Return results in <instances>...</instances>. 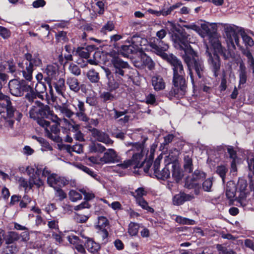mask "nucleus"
Masks as SVG:
<instances>
[{
  "label": "nucleus",
  "instance_id": "obj_3",
  "mask_svg": "<svg viewBox=\"0 0 254 254\" xmlns=\"http://www.w3.org/2000/svg\"><path fill=\"white\" fill-rule=\"evenodd\" d=\"M28 88L30 89V92L26 94L25 98L32 104L31 108L29 111L30 117L37 120V123L38 119H44L40 118V117L48 118L52 121H58V117L50 110L49 106L44 105L37 100V96L39 98L42 97L39 93L43 92L45 90L44 85L40 82L37 83L35 87V91L30 86H28Z\"/></svg>",
  "mask_w": 254,
  "mask_h": 254
},
{
  "label": "nucleus",
  "instance_id": "obj_39",
  "mask_svg": "<svg viewBox=\"0 0 254 254\" xmlns=\"http://www.w3.org/2000/svg\"><path fill=\"white\" fill-rule=\"evenodd\" d=\"M138 229L139 225L138 224L130 222L128 225V232L130 236H135L138 233Z\"/></svg>",
  "mask_w": 254,
  "mask_h": 254
},
{
  "label": "nucleus",
  "instance_id": "obj_46",
  "mask_svg": "<svg viewBox=\"0 0 254 254\" xmlns=\"http://www.w3.org/2000/svg\"><path fill=\"white\" fill-rule=\"evenodd\" d=\"M67 149L69 152L73 151L77 153H80L83 152V147L80 144H76L72 146L68 145L67 146Z\"/></svg>",
  "mask_w": 254,
  "mask_h": 254
},
{
  "label": "nucleus",
  "instance_id": "obj_28",
  "mask_svg": "<svg viewBox=\"0 0 254 254\" xmlns=\"http://www.w3.org/2000/svg\"><path fill=\"white\" fill-rule=\"evenodd\" d=\"M205 177L206 174L204 172L199 170H195L192 175V187L197 185V183L196 182L205 178Z\"/></svg>",
  "mask_w": 254,
  "mask_h": 254
},
{
  "label": "nucleus",
  "instance_id": "obj_18",
  "mask_svg": "<svg viewBox=\"0 0 254 254\" xmlns=\"http://www.w3.org/2000/svg\"><path fill=\"white\" fill-rule=\"evenodd\" d=\"M166 34L167 32L164 29L160 30V31H158L156 33V36L158 38V39L154 38L153 39V41H151L149 43L150 47L152 48L153 52L156 54H157L155 52V50L151 46V44L154 43L159 48H161L163 46L164 44H166L167 46H168L167 44L164 43L162 41H161V39H162L166 36ZM168 47H169V46Z\"/></svg>",
  "mask_w": 254,
  "mask_h": 254
},
{
  "label": "nucleus",
  "instance_id": "obj_47",
  "mask_svg": "<svg viewBox=\"0 0 254 254\" xmlns=\"http://www.w3.org/2000/svg\"><path fill=\"white\" fill-rule=\"evenodd\" d=\"M157 175L159 178L162 180H165L170 177V172L169 169L166 167L160 172L158 173Z\"/></svg>",
  "mask_w": 254,
  "mask_h": 254
},
{
  "label": "nucleus",
  "instance_id": "obj_54",
  "mask_svg": "<svg viewBox=\"0 0 254 254\" xmlns=\"http://www.w3.org/2000/svg\"><path fill=\"white\" fill-rule=\"evenodd\" d=\"M114 24L112 21H108L102 28L101 31L106 33L108 31H111L114 29Z\"/></svg>",
  "mask_w": 254,
  "mask_h": 254
},
{
  "label": "nucleus",
  "instance_id": "obj_4",
  "mask_svg": "<svg viewBox=\"0 0 254 254\" xmlns=\"http://www.w3.org/2000/svg\"><path fill=\"white\" fill-rule=\"evenodd\" d=\"M126 145L130 147L127 153L132 155L130 159L125 160L123 163L117 165V167L125 169L131 166L134 168H140L145 161L148 159V150L144 147V144L140 142H127Z\"/></svg>",
  "mask_w": 254,
  "mask_h": 254
},
{
  "label": "nucleus",
  "instance_id": "obj_19",
  "mask_svg": "<svg viewBox=\"0 0 254 254\" xmlns=\"http://www.w3.org/2000/svg\"><path fill=\"white\" fill-rule=\"evenodd\" d=\"M66 83L68 85L70 89L74 92H78L81 87L82 91L84 92L83 86L81 85L80 87L79 82L77 78L74 77H68L66 79Z\"/></svg>",
  "mask_w": 254,
  "mask_h": 254
},
{
  "label": "nucleus",
  "instance_id": "obj_36",
  "mask_svg": "<svg viewBox=\"0 0 254 254\" xmlns=\"http://www.w3.org/2000/svg\"><path fill=\"white\" fill-rule=\"evenodd\" d=\"M92 49V47L88 46L86 48H78L77 50L79 56L82 58L87 59L89 58L90 55V50Z\"/></svg>",
  "mask_w": 254,
  "mask_h": 254
},
{
  "label": "nucleus",
  "instance_id": "obj_38",
  "mask_svg": "<svg viewBox=\"0 0 254 254\" xmlns=\"http://www.w3.org/2000/svg\"><path fill=\"white\" fill-rule=\"evenodd\" d=\"M192 160L189 155H186L184 157V168L186 171L190 173L192 171Z\"/></svg>",
  "mask_w": 254,
  "mask_h": 254
},
{
  "label": "nucleus",
  "instance_id": "obj_64",
  "mask_svg": "<svg viewBox=\"0 0 254 254\" xmlns=\"http://www.w3.org/2000/svg\"><path fill=\"white\" fill-rule=\"evenodd\" d=\"M101 97L103 99L104 101H107L112 100L114 98V95L109 92H105L101 94Z\"/></svg>",
  "mask_w": 254,
  "mask_h": 254
},
{
  "label": "nucleus",
  "instance_id": "obj_8",
  "mask_svg": "<svg viewBox=\"0 0 254 254\" xmlns=\"http://www.w3.org/2000/svg\"><path fill=\"white\" fill-rule=\"evenodd\" d=\"M25 57L28 63H25L26 66L25 69L22 70V74L26 80L30 81L32 78L33 67L41 66L42 61L38 54H34L32 56L30 54H26Z\"/></svg>",
  "mask_w": 254,
  "mask_h": 254
},
{
  "label": "nucleus",
  "instance_id": "obj_52",
  "mask_svg": "<svg viewBox=\"0 0 254 254\" xmlns=\"http://www.w3.org/2000/svg\"><path fill=\"white\" fill-rule=\"evenodd\" d=\"M68 69L70 72L75 75L78 76L80 74V69L76 64H70Z\"/></svg>",
  "mask_w": 254,
  "mask_h": 254
},
{
  "label": "nucleus",
  "instance_id": "obj_59",
  "mask_svg": "<svg viewBox=\"0 0 254 254\" xmlns=\"http://www.w3.org/2000/svg\"><path fill=\"white\" fill-rule=\"evenodd\" d=\"M79 191L84 195V199L86 201L90 200L95 197V195L93 193L87 192L84 189H81Z\"/></svg>",
  "mask_w": 254,
  "mask_h": 254
},
{
  "label": "nucleus",
  "instance_id": "obj_22",
  "mask_svg": "<svg viewBox=\"0 0 254 254\" xmlns=\"http://www.w3.org/2000/svg\"><path fill=\"white\" fill-rule=\"evenodd\" d=\"M191 195L186 194L184 193H180L175 195L173 198V203L174 205H180L184 202L190 200L192 198Z\"/></svg>",
  "mask_w": 254,
  "mask_h": 254
},
{
  "label": "nucleus",
  "instance_id": "obj_20",
  "mask_svg": "<svg viewBox=\"0 0 254 254\" xmlns=\"http://www.w3.org/2000/svg\"><path fill=\"white\" fill-rule=\"evenodd\" d=\"M152 85L155 91L163 90L165 88V82L163 78L158 75L154 76L152 78Z\"/></svg>",
  "mask_w": 254,
  "mask_h": 254
},
{
  "label": "nucleus",
  "instance_id": "obj_7",
  "mask_svg": "<svg viewBox=\"0 0 254 254\" xmlns=\"http://www.w3.org/2000/svg\"><path fill=\"white\" fill-rule=\"evenodd\" d=\"M59 120L57 121H52L54 124L51 125L49 121L45 119H38V124L41 127L45 128L46 135L49 138L59 142L60 141L61 138L58 135V133L60 132L58 126L61 124H63V121H62V119H60L58 117Z\"/></svg>",
  "mask_w": 254,
  "mask_h": 254
},
{
  "label": "nucleus",
  "instance_id": "obj_33",
  "mask_svg": "<svg viewBox=\"0 0 254 254\" xmlns=\"http://www.w3.org/2000/svg\"><path fill=\"white\" fill-rule=\"evenodd\" d=\"M224 29L228 39L231 38L236 33L235 28L230 24H224Z\"/></svg>",
  "mask_w": 254,
  "mask_h": 254
},
{
  "label": "nucleus",
  "instance_id": "obj_37",
  "mask_svg": "<svg viewBox=\"0 0 254 254\" xmlns=\"http://www.w3.org/2000/svg\"><path fill=\"white\" fill-rule=\"evenodd\" d=\"M89 150L91 152H103L106 148L100 143H92L89 146Z\"/></svg>",
  "mask_w": 254,
  "mask_h": 254
},
{
  "label": "nucleus",
  "instance_id": "obj_35",
  "mask_svg": "<svg viewBox=\"0 0 254 254\" xmlns=\"http://www.w3.org/2000/svg\"><path fill=\"white\" fill-rule=\"evenodd\" d=\"M241 35L243 41L247 47H251L254 45V42L253 39L248 35L244 31L241 33Z\"/></svg>",
  "mask_w": 254,
  "mask_h": 254
},
{
  "label": "nucleus",
  "instance_id": "obj_24",
  "mask_svg": "<svg viewBox=\"0 0 254 254\" xmlns=\"http://www.w3.org/2000/svg\"><path fill=\"white\" fill-rule=\"evenodd\" d=\"M236 187L232 181L227 183L226 189V195L229 199H233L236 195Z\"/></svg>",
  "mask_w": 254,
  "mask_h": 254
},
{
  "label": "nucleus",
  "instance_id": "obj_62",
  "mask_svg": "<svg viewBox=\"0 0 254 254\" xmlns=\"http://www.w3.org/2000/svg\"><path fill=\"white\" fill-rule=\"evenodd\" d=\"M113 112L114 113L113 118L115 119L120 118L127 113V110H125L124 111H118L115 109L113 110Z\"/></svg>",
  "mask_w": 254,
  "mask_h": 254
},
{
  "label": "nucleus",
  "instance_id": "obj_31",
  "mask_svg": "<svg viewBox=\"0 0 254 254\" xmlns=\"http://www.w3.org/2000/svg\"><path fill=\"white\" fill-rule=\"evenodd\" d=\"M80 191L74 190H71L68 193L69 199L72 202H76L82 199V195L80 193Z\"/></svg>",
  "mask_w": 254,
  "mask_h": 254
},
{
  "label": "nucleus",
  "instance_id": "obj_29",
  "mask_svg": "<svg viewBox=\"0 0 254 254\" xmlns=\"http://www.w3.org/2000/svg\"><path fill=\"white\" fill-rule=\"evenodd\" d=\"M20 239V236L16 232H9L5 237L6 244H10Z\"/></svg>",
  "mask_w": 254,
  "mask_h": 254
},
{
  "label": "nucleus",
  "instance_id": "obj_60",
  "mask_svg": "<svg viewBox=\"0 0 254 254\" xmlns=\"http://www.w3.org/2000/svg\"><path fill=\"white\" fill-rule=\"evenodd\" d=\"M78 168L80 169L81 170L83 171V172L86 173L87 174H89L91 176L93 177H95L96 176V174L93 172L91 170H90L88 167L84 166L82 165H79L77 166Z\"/></svg>",
  "mask_w": 254,
  "mask_h": 254
},
{
  "label": "nucleus",
  "instance_id": "obj_13",
  "mask_svg": "<svg viewBox=\"0 0 254 254\" xmlns=\"http://www.w3.org/2000/svg\"><path fill=\"white\" fill-rule=\"evenodd\" d=\"M103 69L106 73V77L108 79L107 85L109 90L113 91L118 88L120 84L122 82V77L120 76H115L116 78H115L109 68L103 67Z\"/></svg>",
  "mask_w": 254,
  "mask_h": 254
},
{
  "label": "nucleus",
  "instance_id": "obj_32",
  "mask_svg": "<svg viewBox=\"0 0 254 254\" xmlns=\"http://www.w3.org/2000/svg\"><path fill=\"white\" fill-rule=\"evenodd\" d=\"M200 24V27L203 32V33L202 34V33H201L202 31H201V33H200L201 34H200V35L202 37H204V34L207 35H209L210 34V28H209L210 26H211L213 28H214L213 24H209V23H207L205 21H201V23Z\"/></svg>",
  "mask_w": 254,
  "mask_h": 254
},
{
  "label": "nucleus",
  "instance_id": "obj_50",
  "mask_svg": "<svg viewBox=\"0 0 254 254\" xmlns=\"http://www.w3.org/2000/svg\"><path fill=\"white\" fill-rule=\"evenodd\" d=\"M173 168L172 177L176 182H178L182 177L181 172L180 169L178 168H176L174 165L173 166Z\"/></svg>",
  "mask_w": 254,
  "mask_h": 254
},
{
  "label": "nucleus",
  "instance_id": "obj_27",
  "mask_svg": "<svg viewBox=\"0 0 254 254\" xmlns=\"http://www.w3.org/2000/svg\"><path fill=\"white\" fill-rule=\"evenodd\" d=\"M49 79H53L57 75L58 67L56 65H48L45 71Z\"/></svg>",
  "mask_w": 254,
  "mask_h": 254
},
{
  "label": "nucleus",
  "instance_id": "obj_26",
  "mask_svg": "<svg viewBox=\"0 0 254 254\" xmlns=\"http://www.w3.org/2000/svg\"><path fill=\"white\" fill-rule=\"evenodd\" d=\"M64 82V79L61 78L54 84V88L57 93L62 95L63 97H64V92L65 88Z\"/></svg>",
  "mask_w": 254,
  "mask_h": 254
},
{
  "label": "nucleus",
  "instance_id": "obj_41",
  "mask_svg": "<svg viewBox=\"0 0 254 254\" xmlns=\"http://www.w3.org/2000/svg\"><path fill=\"white\" fill-rule=\"evenodd\" d=\"M244 54L247 58L249 65L250 67L252 68L253 72L254 73V58L252 53L249 50H246Z\"/></svg>",
  "mask_w": 254,
  "mask_h": 254
},
{
  "label": "nucleus",
  "instance_id": "obj_11",
  "mask_svg": "<svg viewBox=\"0 0 254 254\" xmlns=\"http://www.w3.org/2000/svg\"><path fill=\"white\" fill-rule=\"evenodd\" d=\"M72 102V106L76 111L75 115L76 117L80 121L87 122L89 118L85 113L84 103L78 99H73Z\"/></svg>",
  "mask_w": 254,
  "mask_h": 254
},
{
  "label": "nucleus",
  "instance_id": "obj_16",
  "mask_svg": "<svg viewBox=\"0 0 254 254\" xmlns=\"http://www.w3.org/2000/svg\"><path fill=\"white\" fill-rule=\"evenodd\" d=\"M137 55L140 57L141 62L140 63L135 62L134 64L135 66L139 67L144 65L147 66V67L150 69H151L154 67V63L153 61L149 56H147V55L144 53L141 49L140 50Z\"/></svg>",
  "mask_w": 254,
  "mask_h": 254
},
{
  "label": "nucleus",
  "instance_id": "obj_51",
  "mask_svg": "<svg viewBox=\"0 0 254 254\" xmlns=\"http://www.w3.org/2000/svg\"><path fill=\"white\" fill-rule=\"evenodd\" d=\"M145 194L146 192L142 188H138L134 192H132V195L136 198V200L142 198V197Z\"/></svg>",
  "mask_w": 254,
  "mask_h": 254
},
{
  "label": "nucleus",
  "instance_id": "obj_1",
  "mask_svg": "<svg viewBox=\"0 0 254 254\" xmlns=\"http://www.w3.org/2000/svg\"><path fill=\"white\" fill-rule=\"evenodd\" d=\"M172 40L176 48L185 51V54L183 58L190 70L189 74L193 84L194 81L190 67L193 66L198 76L201 78L204 70L203 62L198 58H196V54L190 45V43H192L190 35L185 31H178L174 33L172 35Z\"/></svg>",
  "mask_w": 254,
  "mask_h": 254
},
{
  "label": "nucleus",
  "instance_id": "obj_48",
  "mask_svg": "<svg viewBox=\"0 0 254 254\" xmlns=\"http://www.w3.org/2000/svg\"><path fill=\"white\" fill-rule=\"evenodd\" d=\"M227 171L228 170L225 166H219L217 167L216 172L222 178L223 182H224L225 177Z\"/></svg>",
  "mask_w": 254,
  "mask_h": 254
},
{
  "label": "nucleus",
  "instance_id": "obj_42",
  "mask_svg": "<svg viewBox=\"0 0 254 254\" xmlns=\"http://www.w3.org/2000/svg\"><path fill=\"white\" fill-rule=\"evenodd\" d=\"M88 79L92 82H97L99 80V74L94 69H91L87 72Z\"/></svg>",
  "mask_w": 254,
  "mask_h": 254
},
{
  "label": "nucleus",
  "instance_id": "obj_58",
  "mask_svg": "<svg viewBox=\"0 0 254 254\" xmlns=\"http://www.w3.org/2000/svg\"><path fill=\"white\" fill-rule=\"evenodd\" d=\"M61 188L58 187L57 189H55L56 190L55 195L59 197L60 200H62L66 197V194Z\"/></svg>",
  "mask_w": 254,
  "mask_h": 254
},
{
  "label": "nucleus",
  "instance_id": "obj_40",
  "mask_svg": "<svg viewBox=\"0 0 254 254\" xmlns=\"http://www.w3.org/2000/svg\"><path fill=\"white\" fill-rule=\"evenodd\" d=\"M236 200L242 207L246 206L247 205L248 202V201L246 199V193L243 190L241 191L238 198H237L236 199Z\"/></svg>",
  "mask_w": 254,
  "mask_h": 254
},
{
  "label": "nucleus",
  "instance_id": "obj_21",
  "mask_svg": "<svg viewBox=\"0 0 254 254\" xmlns=\"http://www.w3.org/2000/svg\"><path fill=\"white\" fill-rule=\"evenodd\" d=\"M83 238L87 239L85 242V247L87 250L91 253L95 254L97 253L100 248V245L96 243L92 239L85 237L83 235L81 234Z\"/></svg>",
  "mask_w": 254,
  "mask_h": 254
},
{
  "label": "nucleus",
  "instance_id": "obj_9",
  "mask_svg": "<svg viewBox=\"0 0 254 254\" xmlns=\"http://www.w3.org/2000/svg\"><path fill=\"white\" fill-rule=\"evenodd\" d=\"M113 65L112 70L115 76L123 77L124 76L125 69L128 67L127 62L123 61L119 58H113L111 60Z\"/></svg>",
  "mask_w": 254,
  "mask_h": 254
},
{
  "label": "nucleus",
  "instance_id": "obj_14",
  "mask_svg": "<svg viewBox=\"0 0 254 254\" xmlns=\"http://www.w3.org/2000/svg\"><path fill=\"white\" fill-rule=\"evenodd\" d=\"M121 161V158L113 149H108L101 157V162L104 164L118 163Z\"/></svg>",
  "mask_w": 254,
  "mask_h": 254
},
{
  "label": "nucleus",
  "instance_id": "obj_23",
  "mask_svg": "<svg viewBox=\"0 0 254 254\" xmlns=\"http://www.w3.org/2000/svg\"><path fill=\"white\" fill-rule=\"evenodd\" d=\"M66 101H65L62 106L58 105V106H56V108L57 110L59 111L64 117L70 118L74 114V113L68 108L67 105H66Z\"/></svg>",
  "mask_w": 254,
  "mask_h": 254
},
{
  "label": "nucleus",
  "instance_id": "obj_30",
  "mask_svg": "<svg viewBox=\"0 0 254 254\" xmlns=\"http://www.w3.org/2000/svg\"><path fill=\"white\" fill-rule=\"evenodd\" d=\"M39 175H32L30 179V182L31 184V188L36 186L37 188H39L44 185V182L39 178Z\"/></svg>",
  "mask_w": 254,
  "mask_h": 254
},
{
  "label": "nucleus",
  "instance_id": "obj_6",
  "mask_svg": "<svg viewBox=\"0 0 254 254\" xmlns=\"http://www.w3.org/2000/svg\"><path fill=\"white\" fill-rule=\"evenodd\" d=\"M211 46L206 47V55L210 68L217 77L219 73L221 62L218 54H223V49L221 43L217 39L210 40Z\"/></svg>",
  "mask_w": 254,
  "mask_h": 254
},
{
  "label": "nucleus",
  "instance_id": "obj_43",
  "mask_svg": "<svg viewBox=\"0 0 254 254\" xmlns=\"http://www.w3.org/2000/svg\"><path fill=\"white\" fill-rule=\"evenodd\" d=\"M213 184V178H210L205 180L202 184L203 190L205 191H210Z\"/></svg>",
  "mask_w": 254,
  "mask_h": 254
},
{
  "label": "nucleus",
  "instance_id": "obj_2",
  "mask_svg": "<svg viewBox=\"0 0 254 254\" xmlns=\"http://www.w3.org/2000/svg\"><path fill=\"white\" fill-rule=\"evenodd\" d=\"M151 46L158 55L166 60L172 66L173 83L174 87L170 93L172 96L181 97L185 94L186 89V80L184 77L185 72L181 61L173 54L168 55L164 52L168 49L167 45L164 44L161 48H159L154 43L151 44Z\"/></svg>",
  "mask_w": 254,
  "mask_h": 254
},
{
  "label": "nucleus",
  "instance_id": "obj_56",
  "mask_svg": "<svg viewBox=\"0 0 254 254\" xmlns=\"http://www.w3.org/2000/svg\"><path fill=\"white\" fill-rule=\"evenodd\" d=\"M67 238L69 243L74 245L75 247L80 242L78 237L74 235L69 236Z\"/></svg>",
  "mask_w": 254,
  "mask_h": 254
},
{
  "label": "nucleus",
  "instance_id": "obj_25",
  "mask_svg": "<svg viewBox=\"0 0 254 254\" xmlns=\"http://www.w3.org/2000/svg\"><path fill=\"white\" fill-rule=\"evenodd\" d=\"M61 121H63L64 125L66 127L68 128L69 130L73 132L74 133H75L79 129V125L76 124L73 120L69 121L64 118Z\"/></svg>",
  "mask_w": 254,
  "mask_h": 254
},
{
  "label": "nucleus",
  "instance_id": "obj_55",
  "mask_svg": "<svg viewBox=\"0 0 254 254\" xmlns=\"http://www.w3.org/2000/svg\"><path fill=\"white\" fill-rule=\"evenodd\" d=\"M74 218L77 222L84 223L87 221L89 217L85 215L75 213Z\"/></svg>",
  "mask_w": 254,
  "mask_h": 254
},
{
  "label": "nucleus",
  "instance_id": "obj_61",
  "mask_svg": "<svg viewBox=\"0 0 254 254\" xmlns=\"http://www.w3.org/2000/svg\"><path fill=\"white\" fill-rule=\"evenodd\" d=\"M0 35L3 38H6L10 36V32L6 28L0 26Z\"/></svg>",
  "mask_w": 254,
  "mask_h": 254
},
{
  "label": "nucleus",
  "instance_id": "obj_15",
  "mask_svg": "<svg viewBox=\"0 0 254 254\" xmlns=\"http://www.w3.org/2000/svg\"><path fill=\"white\" fill-rule=\"evenodd\" d=\"M47 183L54 189L58 187H63L67 184V181L64 178L58 176L55 174H52L47 178Z\"/></svg>",
  "mask_w": 254,
  "mask_h": 254
},
{
  "label": "nucleus",
  "instance_id": "obj_10",
  "mask_svg": "<svg viewBox=\"0 0 254 254\" xmlns=\"http://www.w3.org/2000/svg\"><path fill=\"white\" fill-rule=\"evenodd\" d=\"M131 44L129 45H124L122 47L121 53L126 57H128L129 54L137 53L138 54L141 50V45L138 44H135V42L139 43L140 38L138 37H133L131 39Z\"/></svg>",
  "mask_w": 254,
  "mask_h": 254
},
{
  "label": "nucleus",
  "instance_id": "obj_34",
  "mask_svg": "<svg viewBox=\"0 0 254 254\" xmlns=\"http://www.w3.org/2000/svg\"><path fill=\"white\" fill-rule=\"evenodd\" d=\"M18 183L20 187H22L24 189L25 191L27 190L32 189L31 184H30L29 178L28 181L27 179L23 177H20L18 180Z\"/></svg>",
  "mask_w": 254,
  "mask_h": 254
},
{
  "label": "nucleus",
  "instance_id": "obj_45",
  "mask_svg": "<svg viewBox=\"0 0 254 254\" xmlns=\"http://www.w3.org/2000/svg\"><path fill=\"white\" fill-rule=\"evenodd\" d=\"M137 203L141 206L143 209H145L149 212H153V209L148 206L147 202L142 198H140L136 200Z\"/></svg>",
  "mask_w": 254,
  "mask_h": 254
},
{
  "label": "nucleus",
  "instance_id": "obj_17",
  "mask_svg": "<svg viewBox=\"0 0 254 254\" xmlns=\"http://www.w3.org/2000/svg\"><path fill=\"white\" fill-rule=\"evenodd\" d=\"M92 134L98 141L107 145H110L113 143V141L109 138L108 134L97 129L94 128L92 130Z\"/></svg>",
  "mask_w": 254,
  "mask_h": 254
},
{
  "label": "nucleus",
  "instance_id": "obj_5",
  "mask_svg": "<svg viewBox=\"0 0 254 254\" xmlns=\"http://www.w3.org/2000/svg\"><path fill=\"white\" fill-rule=\"evenodd\" d=\"M22 116L11 106L9 97L0 92V121L4 122V126L11 128L14 121H19Z\"/></svg>",
  "mask_w": 254,
  "mask_h": 254
},
{
  "label": "nucleus",
  "instance_id": "obj_57",
  "mask_svg": "<svg viewBox=\"0 0 254 254\" xmlns=\"http://www.w3.org/2000/svg\"><path fill=\"white\" fill-rule=\"evenodd\" d=\"M108 224V220L106 218L101 216L98 218V222L97 226L101 229L106 227Z\"/></svg>",
  "mask_w": 254,
  "mask_h": 254
},
{
  "label": "nucleus",
  "instance_id": "obj_44",
  "mask_svg": "<svg viewBox=\"0 0 254 254\" xmlns=\"http://www.w3.org/2000/svg\"><path fill=\"white\" fill-rule=\"evenodd\" d=\"M175 221L181 224H193L194 221L191 219H189L187 218L183 217L181 216H177L175 218Z\"/></svg>",
  "mask_w": 254,
  "mask_h": 254
},
{
  "label": "nucleus",
  "instance_id": "obj_63",
  "mask_svg": "<svg viewBox=\"0 0 254 254\" xmlns=\"http://www.w3.org/2000/svg\"><path fill=\"white\" fill-rule=\"evenodd\" d=\"M18 251L17 247L15 245H11V246H7L5 249V252L7 254H14Z\"/></svg>",
  "mask_w": 254,
  "mask_h": 254
},
{
  "label": "nucleus",
  "instance_id": "obj_53",
  "mask_svg": "<svg viewBox=\"0 0 254 254\" xmlns=\"http://www.w3.org/2000/svg\"><path fill=\"white\" fill-rule=\"evenodd\" d=\"M247 79V72L244 69H241L239 74V86L246 82Z\"/></svg>",
  "mask_w": 254,
  "mask_h": 254
},
{
  "label": "nucleus",
  "instance_id": "obj_12",
  "mask_svg": "<svg viewBox=\"0 0 254 254\" xmlns=\"http://www.w3.org/2000/svg\"><path fill=\"white\" fill-rule=\"evenodd\" d=\"M31 85H25L23 83H20L17 80H11L9 82V88L12 95L15 96H20L23 94L24 90H27L28 92H30V89L28 88Z\"/></svg>",
  "mask_w": 254,
  "mask_h": 254
},
{
  "label": "nucleus",
  "instance_id": "obj_49",
  "mask_svg": "<svg viewBox=\"0 0 254 254\" xmlns=\"http://www.w3.org/2000/svg\"><path fill=\"white\" fill-rule=\"evenodd\" d=\"M40 173H42V175L45 177H48L50 175V171L48 170V169L46 167L42 168V167H36V174L39 175Z\"/></svg>",
  "mask_w": 254,
  "mask_h": 254
}]
</instances>
